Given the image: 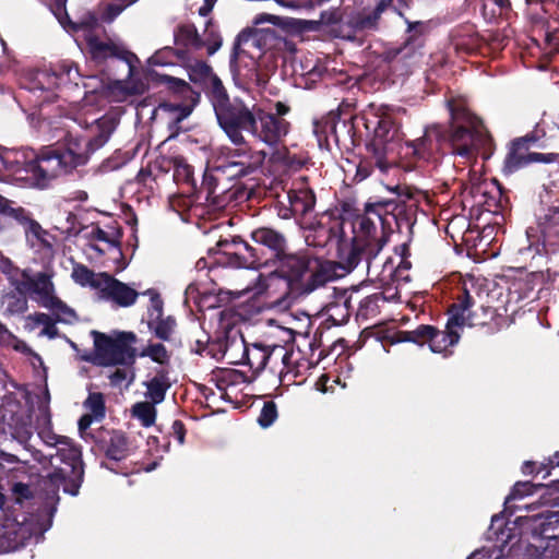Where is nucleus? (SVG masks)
Instances as JSON below:
<instances>
[{
  "label": "nucleus",
  "instance_id": "obj_1",
  "mask_svg": "<svg viewBox=\"0 0 559 559\" xmlns=\"http://www.w3.org/2000/svg\"><path fill=\"white\" fill-rule=\"evenodd\" d=\"M79 146L67 140L64 145L46 146L39 153L33 150L9 152L0 159L8 171L27 180L31 187L47 189L57 178L86 164V154Z\"/></svg>",
  "mask_w": 559,
  "mask_h": 559
},
{
  "label": "nucleus",
  "instance_id": "obj_2",
  "mask_svg": "<svg viewBox=\"0 0 559 559\" xmlns=\"http://www.w3.org/2000/svg\"><path fill=\"white\" fill-rule=\"evenodd\" d=\"M250 239L251 242L235 236L219 240L217 247L225 257L223 263L251 270L270 269L289 248L286 235L269 226L251 230Z\"/></svg>",
  "mask_w": 559,
  "mask_h": 559
},
{
  "label": "nucleus",
  "instance_id": "obj_3",
  "mask_svg": "<svg viewBox=\"0 0 559 559\" xmlns=\"http://www.w3.org/2000/svg\"><path fill=\"white\" fill-rule=\"evenodd\" d=\"M269 277L285 282L290 295L307 296L335 277L334 269L309 250L287 251L270 267Z\"/></svg>",
  "mask_w": 559,
  "mask_h": 559
},
{
  "label": "nucleus",
  "instance_id": "obj_4",
  "mask_svg": "<svg viewBox=\"0 0 559 559\" xmlns=\"http://www.w3.org/2000/svg\"><path fill=\"white\" fill-rule=\"evenodd\" d=\"M502 519L495 515L489 528V538H495L502 544H509L518 535V542L527 543L534 548L549 550L551 557L559 559V511L545 510L538 513L518 515L513 521V527L509 522L504 528H495Z\"/></svg>",
  "mask_w": 559,
  "mask_h": 559
},
{
  "label": "nucleus",
  "instance_id": "obj_5",
  "mask_svg": "<svg viewBox=\"0 0 559 559\" xmlns=\"http://www.w3.org/2000/svg\"><path fill=\"white\" fill-rule=\"evenodd\" d=\"M450 122L443 126V145L447 154L471 158L491 142L481 120L462 102H448Z\"/></svg>",
  "mask_w": 559,
  "mask_h": 559
},
{
  "label": "nucleus",
  "instance_id": "obj_6",
  "mask_svg": "<svg viewBox=\"0 0 559 559\" xmlns=\"http://www.w3.org/2000/svg\"><path fill=\"white\" fill-rule=\"evenodd\" d=\"M397 114V110L389 105L370 104L362 116L366 129L373 132L366 144V151L382 173H386L391 167L389 153L403 140Z\"/></svg>",
  "mask_w": 559,
  "mask_h": 559
},
{
  "label": "nucleus",
  "instance_id": "obj_7",
  "mask_svg": "<svg viewBox=\"0 0 559 559\" xmlns=\"http://www.w3.org/2000/svg\"><path fill=\"white\" fill-rule=\"evenodd\" d=\"M40 438L56 452L50 453L51 460H59L61 465H55L52 473L48 475L51 486L59 488L71 496H78L84 480V463L81 445L64 436H57L50 431L39 433Z\"/></svg>",
  "mask_w": 559,
  "mask_h": 559
},
{
  "label": "nucleus",
  "instance_id": "obj_8",
  "mask_svg": "<svg viewBox=\"0 0 559 559\" xmlns=\"http://www.w3.org/2000/svg\"><path fill=\"white\" fill-rule=\"evenodd\" d=\"M317 237H323L316 243L319 247H325L334 243L337 249V257L342 267L350 272L361 260L367 263L368 273L371 272L373 261L385 246V239L380 241H362L359 238H352L347 243L344 233V222L340 219H330L328 225L320 224L316 229Z\"/></svg>",
  "mask_w": 559,
  "mask_h": 559
},
{
  "label": "nucleus",
  "instance_id": "obj_9",
  "mask_svg": "<svg viewBox=\"0 0 559 559\" xmlns=\"http://www.w3.org/2000/svg\"><path fill=\"white\" fill-rule=\"evenodd\" d=\"M447 313L449 318L457 314L459 324L453 330L460 335L464 326L485 329L486 333L493 334L508 325V318L498 313L496 308L483 305L475 308V299L465 287L449 306Z\"/></svg>",
  "mask_w": 559,
  "mask_h": 559
},
{
  "label": "nucleus",
  "instance_id": "obj_10",
  "mask_svg": "<svg viewBox=\"0 0 559 559\" xmlns=\"http://www.w3.org/2000/svg\"><path fill=\"white\" fill-rule=\"evenodd\" d=\"M91 334L94 338V354L84 357L86 361L99 367L132 366L135 362L136 349L133 347L138 340L135 333L122 331L115 336H109L93 330Z\"/></svg>",
  "mask_w": 559,
  "mask_h": 559
},
{
  "label": "nucleus",
  "instance_id": "obj_11",
  "mask_svg": "<svg viewBox=\"0 0 559 559\" xmlns=\"http://www.w3.org/2000/svg\"><path fill=\"white\" fill-rule=\"evenodd\" d=\"M217 123L234 144L243 143V131L250 132L254 124V109L239 97H229L227 90L210 100Z\"/></svg>",
  "mask_w": 559,
  "mask_h": 559
},
{
  "label": "nucleus",
  "instance_id": "obj_12",
  "mask_svg": "<svg viewBox=\"0 0 559 559\" xmlns=\"http://www.w3.org/2000/svg\"><path fill=\"white\" fill-rule=\"evenodd\" d=\"M151 81L155 84L163 85L174 96L183 100H190L187 103H170L166 102L160 104V108L174 115L176 122H181L188 118L200 98V94L194 92L191 85L182 79H178L168 74H160L153 71L151 73Z\"/></svg>",
  "mask_w": 559,
  "mask_h": 559
},
{
  "label": "nucleus",
  "instance_id": "obj_13",
  "mask_svg": "<svg viewBox=\"0 0 559 559\" xmlns=\"http://www.w3.org/2000/svg\"><path fill=\"white\" fill-rule=\"evenodd\" d=\"M442 136L443 126L427 127L420 138L405 142L403 154L415 165L435 164L447 154Z\"/></svg>",
  "mask_w": 559,
  "mask_h": 559
},
{
  "label": "nucleus",
  "instance_id": "obj_14",
  "mask_svg": "<svg viewBox=\"0 0 559 559\" xmlns=\"http://www.w3.org/2000/svg\"><path fill=\"white\" fill-rule=\"evenodd\" d=\"M390 207V203L380 204L379 200L366 202L364 212L355 217L354 227H357V235L354 238L362 241H380L384 238L386 243L390 235L389 223L383 215Z\"/></svg>",
  "mask_w": 559,
  "mask_h": 559
},
{
  "label": "nucleus",
  "instance_id": "obj_15",
  "mask_svg": "<svg viewBox=\"0 0 559 559\" xmlns=\"http://www.w3.org/2000/svg\"><path fill=\"white\" fill-rule=\"evenodd\" d=\"M92 439L97 451L106 459L120 462L135 453L136 447L127 433L119 429L100 427L93 435Z\"/></svg>",
  "mask_w": 559,
  "mask_h": 559
},
{
  "label": "nucleus",
  "instance_id": "obj_16",
  "mask_svg": "<svg viewBox=\"0 0 559 559\" xmlns=\"http://www.w3.org/2000/svg\"><path fill=\"white\" fill-rule=\"evenodd\" d=\"M457 314L447 320L444 330L430 324H419L414 329V344L424 345L428 344L433 353H443L449 347L456 345L460 341L453 328L457 326Z\"/></svg>",
  "mask_w": 559,
  "mask_h": 559
},
{
  "label": "nucleus",
  "instance_id": "obj_17",
  "mask_svg": "<svg viewBox=\"0 0 559 559\" xmlns=\"http://www.w3.org/2000/svg\"><path fill=\"white\" fill-rule=\"evenodd\" d=\"M290 129V122L283 117H274L272 111L260 107L254 109V124L250 133L269 146H276L285 138Z\"/></svg>",
  "mask_w": 559,
  "mask_h": 559
},
{
  "label": "nucleus",
  "instance_id": "obj_18",
  "mask_svg": "<svg viewBox=\"0 0 559 559\" xmlns=\"http://www.w3.org/2000/svg\"><path fill=\"white\" fill-rule=\"evenodd\" d=\"M463 203H469L471 207H477L478 211L498 213L506 207L504 200L500 187L489 189L487 182H479L466 187L463 192Z\"/></svg>",
  "mask_w": 559,
  "mask_h": 559
},
{
  "label": "nucleus",
  "instance_id": "obj_19",
  "mask_svg": "<svg viewBox=\"0 0 559 559\" xmlns=\"http://www.w3.org/2000/svg\"><path fill=\"white\" fill-rule=\"evenodd\" d=\"M23 274L15 283L14 288L26 297L29 295L41 307H45V304H48L55 295V285L51 276L46 272L33 274L29 269H24Z\"/></svg>",
  "mask_w": 559,
  "mask_h": 559
},
{
  "label": "nucleus",
  "instance_id": "obj_20",
  "mask_svg": "<svg viewBox=\"0 0 559 559\" xmlns=\"http://www.w3.org/2000/svg\"><path fill=\"white\" fill-rule=\"evenodd\" d=\"M23 274L15 283L14 288L26 297L29 295L41 307H45V304H48L55 295V285L51 276L46 272L33 274L29 269H24Z\"/></svg>",
  "mask_w": 559,
  "mask_h": 559
},
{
  "label": "nucleus",
  "instance_id": "obj_21",
  "mask_svg": "<svg viewBox=\"0 0 559 559\" xmlns=\"http://www.w3.org/2000/svg\"><path fill=\"white\" fill-rule=\"evenodd\" d=\"M237 348L241 349V357L240 359L230 360V364H241L249 366L253 376L259 374L262 370L265 369L267 365L271 367L273 359L278 358L282 353V349L275 348V345L270 347L254 343L249 346L242 336L238 343Z\"/></svg>",
  "mask_w": 559,
  "mask_h": 559
},
{
  "label": "nucleus",
  "instance_id": "obj_22",
  "mask_svg": "<svg viewBox=\"0 0 559 559\" xmlns=\"http://www.w3.org/2000/svg\"><path fill=\"white\" fill-rule=\"evenodd\" d=\"M86 45L92 60L98 64L106 62V60L109 58H116L126 62L130 68H132L133 62L138 61V58L133 52L126 50L124 48L116 45L110 40L103 41L96 35L87 36Z\"/></svg>",
  "mask_w": 559,
  "mask_h": 559
},
{
  "label": "nucleus",
  "instance_id": "obj_23",
  "mask_svg": "<svg viewBox=\"0 0 559 559\" xmlns=\"http://www.w3.org/2000/svg\"><path fill=\"white\" fill-rule=\"evenodd\" d=\"M119 123L118 118L115 116L106 115L99 118L96 122V134L90 139L72 136L68 138L69 142H76L80 146L82 153L86 154V163L90 159L91 154L96 152L98 148L103 147L110 135L116 130Z\"/></svg>",
  "mask_w": 559,
  "mask_h": 559
},
{
  "label": "nucleus",
  "instance_id": "obj_24",
  "mask_svg": "<svg viewBox=\"0 0 559 559\" xmlns=\"http://www.w3.org/2000/svg\"><path fill=\"white\" fill-rule=\"evenodd\" d=\"M221 176L223 175L216 173V167L212 170L205 169L201 186L198 187L195 193L198 198H200V194L205 193V202L214 210L225 209L235 197V192H230L225 188L218 191Z\"/></svg>",
  "mask_w": 559,
  "mask_h": 559
},
{
  "label": "nucleus",
  "instance_id": "obj_25",
  "mask_svg": "<svg viewBox=\"0 0 559 559\" xmlns=\"http://www.w3.org/2000/svg\"><path fill=\"white\" fill-rule=\"evenodd\" d=\"M544 489L542 498L545 503L559 506V478L551 480L549 484H534L532 481H518L513 485L510 493L504 501V511L510 510L509 503L513 500L522 499L526 496H532L538 490Z\"/></svg>",
  "mask_w": 559,
  "mask_h": 559
},
{
  "label": "nucleus",
  "instance_id": "obj_26",
  "mask_svg": "<svg viewBox=\"0 0 559 559\" xmlns=\"http://www.w3.org/2000/svg\"><path fill=\"white\" fill-rule=\"evenodd\" d=\"M189 79L202 87L209 100L221 94L226 87L222 80L205 61L198 60L189 68Z\"/></svg>",
  "mask_w": 559,
  "mask_h": 559
},
{
  "label": "nucleus",
  "instance_id": "obj_27",
  "mask_svg": "<svg viewBox=\"0 0 559 559\" xmlns=\"http://www.w3.org/2000/svg\"><path fill=\"white\" fill-rule=\"evenodd\" d=\"M451 45L459 55H473L483 46V38L474 24L455 26L450 33Z\"/></svg>",
  "mask_w": 559,
  "mask_h": 559
},
{
  "label": "nucleus",
  "instance_id": "obj_28",
  "mask_svg": "<svg viewBox=\"0 0 559 559\" xmlns=\"http://www.w3.org/2000/svg\"><path fill=\"white\" fill-rule=\"evenodd\" d=\"M289 206L280 210V216L284 219L305 216L316 205V194L307 187L292 189L287 192Z\"/></svg>",
  "mask_w": 559,
  "mask_h": 559
},
{
  "label": "nucleus",
  "instance_id": "obj_29",
  "mask_svg": "<svg viewBox=\"0 0 559 559\" xmlns=\"http://www.w3.org/2000/svg\"><path fill=\"white\" fill-rule=\"evenodd\" d=\"M374 8H364L349 15L347 25L355 32L377 31L382 13L389 9L390 0H374Z\"/></svg>",
  "mask_w": 559,
  "mask_h": 559
},
{
  "label": "nucleus",
  "instance_id": "obj_30",
  "mask_svg": "<svg viewBox=\"0 0 559 559\" xmlns=\"http://www.w3.org/2000/svg\"><path fill=\"white\" fill-rule=\"evenodd\" d=\"M103 277L105 278L100 290L103 296L115 301L120 307H130L135 304L140 295L135 289L108 273H104Z\"/></svg>",
  "mask_w": 559,
  "mask_h": 559
},
{
  "label": "nucleus",
  "instance_id": "obj_31",
  "mask_svg": "<svg viewBox=\"0 0 559 559\" xmlns=\"http://www.w3.org/2000/svg\"><path fill=\"white\" fill-rule=\"evenodd\" d=\"M275 348H281L282 353L278 358H274L271 371L277 373L281 382L285 381V378L289 374H293L294 378H297L302 373L301 368H307V361H300L299 359H295V353L293 349H288L282 345H275Z\"/></svg>",
  "mask_w": 559,
  "mask_h": 559
},
{
  "label": "nucleus",
  "instance_id": "obj_32",
  "mask_svg": "<svg viewBox=\"0 0 559 559\" xmlns=\"http://www.w3.org/2000/svg\"><path fill=\"white\" fill-rule=\"evenodd\" d=\"M21 87L31 93H50L58 86V76L56 73L44 70L29 71L21 79Z\"/></svg>",
  "mask_w": 559,
  "mask_h": 559
},
{
  "label": "nucleus",
  "instance_id": "obj_33",
  "mask_svg": "<svg viewBox=\"0 0 559 559\" xmlns=\"http://www.w3.org/2000/svg\"><path fill=\"white\" fill-rule=\"evenodd\" d=\"M380 204H389L391 205L388 209V213L383 215V218L389 223L388 230L392 231V223L396 225V228L400 230L403 226L411 227L412 218H413V205H407L404 201H401L399 198L394 199H379Z\"/></svg>",
  "mask_w": 559,
  "mask_h": 559
},
{
  "label": "nucleus",
  "instance_id": "obj_34",
  "mask_svg": "<svg viewBox=\"0 0 559 559\" xmlns=\"http://www.w3.org/2000/svg\"><path fill=\"white\" fill-rule=\"evenodd\" d=\"M425 29L424 22H409L407 21V29L404 43L395 51V55H401L403 58L411 57L415 51L419 50L425 45Z\"/></svg>",
  "mask_w": 559,
  "mask_h": 559
},
{
  "label": "nucleus",
  "instance_id": "obj_35",
  "mask_svg": "<svg viewBox=\"0 0 559 559\" xmlns=\"http://www.w3.org/2000/svg\"><path fill=\"white\" fill-rule=\"evenodd\" d=\"M523 140H512L502 165V174L510 176L530 165L528 151L520 146Z\"/></svg>",
  "mask_w": 559,
  "mask_h": 559
},
{
  "label": "nucleus",
  "instance_id": "obj_36",
  "mask_svg": "<svg viewBox=\"0 0 559 559\" xmlns=\"http://www.w3.org/2000/svg\"><path fill=\"white\" fill-rule=\"evenodd\" d=\"M143 384L146 388L145 396L150 402L153 404L162 403L171 386L168 370L165 368L156 369L155 376Z\"/></svg>",
  "mask_w": 559,
  "mask_h": 559
},
{
  "label": "nucleus",
  "instance_id": "obj_37",
  "mask_svg": "<svg viewBox=\"0 0 559 559\" xmlns=\"http://www.w3.org/2000/svg\"><path fill=\"white\" fill-rule=\"evenodd\" d=\"M174 41L188 52L189 48L199 50L205 45L193 23H181L174 31Z\"/></svg>",
  "mask_w": 559,
  "mask_h": 559
},
{
  "label": "nucleus",
  "instance_id": "obj_38",
  "mask_svg": "<svg viewBox=\"0 0 559 559\" xmlns=\"http://www.w3.org/2000/svg\"><path fill=\"white\" fill-rule=\"evenodd\" d=\"M354 116L343 118L341 112H336L334 126L332 128V136L337 146L355 145L356 127Z\"/></svg>",
  "mask_w": 559,
  "mask_h": 559
},
{
  "label": "nucleus",
  "instance_id": "obj_39",
  "mask_svg": "<svg viewBox=\"0 0 559 559\" xmlns=\"http://www.w3.org/2000/svg\"><path fill=\"white\" fill-rule=\"evenodd\" d=\"M238 147L228 148L222 164L218 165V170H226V167H240L241 169H250V162H252V152L246 140L242 144H236Z\"/></svg>",
  "mask_w": 559,
  "mask_h": 559
},
{
  "label": "nucleus",
  "instance_id": "obj_40",
  "mask_svg": "<svg viewBox=\"0 0 559 559\" xmlns=\"http://www.w3.org/2000/svg\"><path fill=\"white\" fill-rule=\"evenodd\" d=\"M174 180L177 185L185 186L187 192L194 194L198 191V185L193 176V167L189 165L186 158L176 156L173 158Z\"/></svg>",
  "mask_w": 559,
  "mask_h": 559
},
{
  "label": "nucleus",
  "instance_id": "obj_41",
  "mask_svg": "<svg viewBox=\"0 0 559 559\" xmlns=\"http://www.w3.org/2000/svg\"><path fill=\"white\" fill-rule=\"evenodd\" d=\"M0 301L4 307V317L20 316L25 313L28 309L27 297L15 288L14 290L3 293Z\"/></svg>",
  "mask_w": 559,
  "mask_h": 559
},
{
  "label": "nucleus",
  "instance_id": "obj_42",
  "mask_svg": "<svg viewBox=\"0 0 559 559\" xmlns=\"http://www.w3.org/2000/svg\"><path fill=\"white\" fill-rule=\"evenodd\" d=\"M104 273L105 272L96 274L84 264H75L71 276L73 281L82 287L88 286L91 288L102 290L105 283V278L103 277Z\"/></svg>",
  "mask_w": 559,
  "mask_h": 559
},
{
  "label": "nucleus",
  "instance_id": "obj_43",
  "mask_svg": "<svg viewBox=\"0 0 559 559\" xmlns=\"http://www.w3.org/2000/svg\"><path fill=\"white\" fill-rule=\"evenodd\" d=\"M388 301L383 292L374 293L366 296L359 301L357 309V318L361 320H369L380 314V308Z\"/></svg>",
  "mask_w": 559,
  "mask_h": 559
},
{
  "label": "nucleus",
  "instance_id": "obj_44",
  "mask_svg": "<svg viewBox=\"0 0 559 559\" xmlns=\"http://www.w3.org/2000/svg\"><path fill=\"white\" fill-rule=\"evenodd\" d=\"M539 227L545 243L555 245L559 241V206L548 210Z\"/></svg>",
  "mask_w": 559,
  "mask_h": 559
},
{
  "label": "nucleus",
  "instance_id": "obj_45",
  "mask_svg": "<svg viewBox=\"0 0 559 559\" xmlns=\"http://www.w3.org/2000/svg\"><path fill=\"white\" fill-rule=\"evenodd\" d=\"M336 118V112L331 110L325 116L313 121V133L318 140L319 146L329 145V136H332V128Z\"/></svg>",
  "mask_w": 559,
  "mask_h": 559
},
{
  "label": "nucleus",
  "instance_id": "obj_46",
  "mask_svg": "<svg viewBox=\"0 0 559 559\" xmlns=\"http://www.w3.org/2000/svg\"><path fill=\"white\" fill-rule=\"evenodd\" d=\"M177 323L173 316L159 317V319L153 320L152 323H147L150 332L160 341H169L175 331Z\"/></svg>",
  "mask_w": 559,
  "mask_h": 559
},
{
  "label": "nucleus",
  "instance_id": "obj_47",
  "mask_svg": "<svg viewBox=\"0 0 559 559\" xmlns=\"http://www.w3.org/2000/svg\"><path fill=\"white\" fill-rule=\"evenodd\" d=\"M141 358L148 357L152 361L167 366L170 361V354L163 343H150L139 353Z\"/></svg>",
  "mask_w": 559,
  "mask_h": 559
},
{
  "label": "nucleus",
  "instance_id": "obj_48",
  "mask_svg": "<svg viewBox=\"0 0 559 559\" xmlns=\"http://www.w3.org/2000/svg\"><path fill=\"white\" fill-rule=\"evenodd\" d=\"M156 404L152 402H138L132 406V416L138 418L142 426L151 427L154 425L156 419Z\"/></svg>",
  "mask_w": 559,
  "mask_h": 559
},
{
  "label": "nucleus",
  "instance_id": "obj_49",
  "mask_svg": "<svg viewBox=\"0 0 559 559\" xmlns=\"http://www.w3.org/2000/svg\"><path fill=\"white\" fill-rule=\"evenodd\" d=\"M142 295L150 297V305L146 309V323H152L153 320L164 316V301L157 289L148 288Z\"/></svg>",
  "mask_w": 559,
  "mask_h": 559
},
{
  "label": "nucleus",
  "instance_id": "obj_50",
  "mask_svg": "<svg viewBox=\"0 0 559 559\" xmlns=\"http://www.w3.org/2000/svg\"><path fill=\"white\" fill-rule=\"evenodd\" d=\"M44 308L51 310L53 314L57 317V321L60 322L71 323L76 318L74 310L71 309L56 295H53V297L51 298V300L48 301V304H45Z\"/></svg>",
  "mask_w": 559,
  "mask_h": 559
},
{
  "label": "nucleus",
  "instance_id": "obj_51",
  "mask_svg": "<svg viewBox=\"0 0 559 559\" xmlns=\"http://www.w3.org/2000/svg\"><path fill=\"white\" fill-rule=\"evenodd\" d=\"M326 311L329 321L334 325H342L346 323L350 317L349 300L345 299L343 304L337 301L331 302L328 305Z\"/></svg>",
  "mask_w": 559,
  "mask_h": 559
},
{
  "label": "nucleus",
  "instance_id": "obj_52",
  "mask_svg": "<svg viewBox=\"0 0 559 559\" xmlns=\"http://www.w3.org/2000/svg\"><path fill=\"white\" fill-rule=\"evenodd\" d=\"M84 406L91 412L95 419H103L106 415L105 397L100 392L90 393Z\"/></svg>",
  "mask_w": 559,
  "mask_h": 559
},
{
  "label": "nucleus",
  "instance_id": "obj_53",
  "mask_svg": "<svg viewBox=\"0 0 559 559\" xmlns=\"http://www.w3.org/2000/svg\"><path fill=\"white\" fill-rule=\"evenodd\" d=\"M237 341H233L228 343L227 341H223L221 338L212 340L206 345V352L215 359L223 358L226 354L233 350L235 347H238Z\"/></svg>",
  "mask_w": 559,
  "mask_h": 559
},
{
  "label": "nucleus",
  "instance_id": "obj_54",
  "mask_svg": "<svg viewBox=\"0 0 559 559\" xmlns=\"http://www.w3.org/2000/svg\"><path fill=\"white\" fill-rule=\"evenodd\" d=\"M91 238L98 240V241L107 242L114 247L120 248L122 230L120 227H117V228H114V233L111 235H109L103 228H100L99 226H96L91 231Z\"/></svg>",
  "mask_w": 559,
  "mask_h": 559
},
{
  "label": "nucleus",
  "instance_id": "obj_55",
  "mask_svg": "<svg viewBox=\"0 0 559 559\" xmlns=\"http://www.w3.org/2000/svg\"><path fill=\"white\" fill-rule=\"evenodd\" d=\"M98 25V19L93 12H87L84 16H82L79 21L73 22L69 17V21H66V27L73 32L79 31H93Z\"/></svg>",
  "mask_w": 559,
  "mask_h": 559
},
{
  "label": "nucleus",
  "instance_id": "obj_56",
  "mask_svg": "<svg viewBox=\"0 0 559 559\" xmlns=\"http://www.w3.org/2000/svg\"><path fill=\"white\" fill-rule=\"evenodd\" d=\"M176 57L177 59H185L187 57V51L180 48L173 47H164L163 49L156 51L151 60L154 64L164 66L169 63L167 58Z\"/></svg>",
  "mask_w": 559,
  "mask_h": 559
},
{
  "label": "nucleus",
  "instance_id": "obj_57",
  "mask_svg": "<svg viewBox=\"0 0 559 559\" xmlns=\"http://www.w3.org/2000/svg\"><path fill=\"white\" fill-rule=\"evenodd\" d=\"M31 319L36 323L43 325V334L47 335L49 338H56L58 336V329L56 326V321L44 312H35L31 316Z\"/></svg>",
  "mask_w": 559,
  "mask_h": 559
},
{
  "label": "nucleus",
  "instance_id": "obj_58",
  "mask_svg": "<svg viewBox=\"0 0 559 559\" xmlns=\"http://www.w3.org/2000/svg\"><path fill=\"white\" fill-rule=\"evenodd\" d=\"M278 414H277V406L274 401H266L263 404V407L261 409V413L258 417V424L262 428H269L274 424L276 420Z\"/></svg>",
  "mask_w": 559,
  "mask_h": 559
},
{
  "label": "nucleus",
  "instance_id": "obj_59",
  "mask_svg": "<svg viewBox=\"0 0 559 559\" xmlns=\"http://www.w3.org/2000/svg\"><path fill=\"white\" fill-rule=\"evenodd\" d=\"M24 269H20L19 266L14 265L13 262L7 258L1 255L0 258V271L5 275L9 284L14 287L15 283L23 274Z\"/></svg>",
  "mask_w": 559,
  "mask_h": 559
},
{
  "label": "nucleus",
  "instance_id": "obj_60",
  "mask_svg": "<svg viewBox=\"0 0 559 559\" xmlns=\"http://www.w3.org/2000/svg\"><path fill=\"white\" fill-rule=\"evenodd\" d=\"M412 267V263L408 259H401L400 263L397 266H394L391 259H388L384 263H383V271L382 272H385L386 270L390 271L389 273V276L390 277H393L395 280H405L407 281L408 280V275H405L404 276V272L405 271H409Z\"/></svg>",
  "mask_w": 559,
  "mask_h": 559
},
{
  "label": "nucleus",
  "instance_id": "obj_61",
  "mask_svg": "<svg viewBox=\"0 0 559 559\" xmlns=\"http://www.w3.org/2000/svg\"><path fill=\"white\" fill-rule=\"evenodd\" d=\"M41 3H44L46 7L49 8V10L52 12V14L56 16V19L59 21V23L66 27V21H69V14L67 12L66 3L67 0H39Z\"/></svg>",
  "mask_w": 559,
  "mask_h": 559
},
{
  "label": "nucleus",
  "instance_id": "obj_62",
  "mask_svg": "<svg viewBox=\"0 0 559 559\" xmlns=\"http://www.w3.org/2000/svg\"><path fill=\"white\" fill-rule=\"evenodd\" d=\"M251 35H252L251 31L245 29V31L240 32L236 37V40H235L234 47H233V51L230 53V59H229V67L234 73L237 72V60H238V56H239L240 45L242 43H247L249 40V38L251 37Z\"/></svg>",
  "mask_w": 559,
  "mask_h": 559
},
{
  "label": "nucleus",
  "instance_id": "obj_63",
  "mask_svg": "<svg viewBox=\"0 0 559 559\" xmlns=\"http://www.w3.org/2000/svg\"><path fill=\"white\" fill-rule=\"evenodd\" d=\"M11 492L16 503H22L24 500L33 498L31 487L22 481L14 483L11 487Z\"/></svg>",
  "mask_w": 559,
  "mask_h": 559
},
{
  "label": "nucleus",
  "instance_id": "obj_64",
  "mask_svg": "<svg viewBox=\"0 0 559 559\" xmlns=\"http://www.w3.org/2000/svg\"><path fill=\"white\" fill-rule=\"evenodd\" d=\"M373 167L378 168V166L374 163V159L371 157L370 154H368V157L360 160V163L358 164L355 179L358 181L365 180L372 174Z\"/></svg>",
  "mask_w": 559,
  "mask_h": 559
}]
</instances>
